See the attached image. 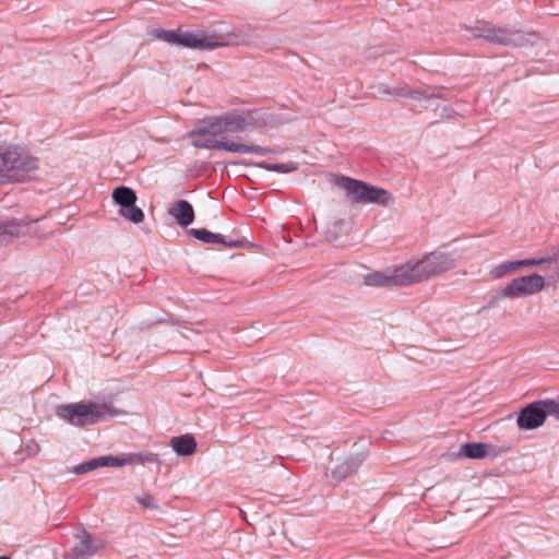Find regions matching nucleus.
<instances>
[{
	"label": "nucleus",
	"instance_id": "nucleus-1",
	"mask_svg": "<svg viewBox=\"0 0 559 559\" xmlns=\"http://www.w3.org/2000/svg\"><path fill=\"white\" fill-rule=\"evenodd\" d=\"M150 34L153 38L185 48L198 50H213L218 47L236 45H258L255 39L245 34L243 29L233 28L225 34L213 32H176L163 28H153Z\"/></svg>",
	"mask_w": 559,
	"mask_h": 559
},
{
	"label": "nucleus",
	"instance_id": "nucleus-2",
	"mask_svg": "<svg viewBox=\"0 0 559 559\" xmlns=\"http://www.w3.org/2000/svg\"><path fill=\"white\" fill-rule=\"evenodd\" d=\"M122 414H124L123 411L110 404L92 401L62 404L56 407V415L59 418L76 427L92 426Z\"/></svg>",
	"mask_w": 559,
	"mask_h": 559
},
{
	"label": "nucleus",
	"instance_id": "nucleus-3",
	"mask_svg": "<svg viewBox=\"0 0 559 559\" xmlns=\"http://www.w3.org/2000/svg\"><path fill=\"white\" fill-rule=\"evenodd\" d=\"M219 130L210 117L203 121L202 127L192 130L189 136L193 139L192 144L197 148L221 150L237 154L265 155L271 153L269 148L259 145L237 143L221 136Z\"/></svg>",
	"mask_w": 559,
	"mask_h": 559
},
{
	"label": "nucleus",
	"instance_id": "nucleus-4",
	"mask_svg": "<svg viewBox=\"0 0 559 559\" xmlns=\"http://www.w3.org/2000/svg\"><path fill=\"white\" fill-rule=\"evenodd\" d=\"M408 286L438 277L455 267L454 257L444 251H432L420 259L403 263Z\"/></svg>",
	"mask_w": 559,
	"mask_h": 559
},
{
	"label": "nucleus",
	"instance_id": "nucleus-5",
	"mask_svg": "<svg viewBox=\"0 0 559 559\" xmlns=\"http://www.w3.org/2000/svg\"><path fill=\"white\" fill-rule=\"evenodd\" d=\"M38 158L20 145H0V182L17 181L37 169Z\"/></svg>",
	"mask_w": 559,
	"mask_h": 559
},
{
	"label": "nucleus",
	"instance_id": "nucleus-6",
	"mask_svg": "<svg viewBox=\"0 0 559 559\" xmlns=\"http://www.w3.org/2000/svg\"><path fill=\"white\" fill-rule=\"evenodd\" d=\"M334 183L346 192L353 203H373L382 206L393 203L392 194L388 190L368 182L347 176H337Z\"/></svg>",
	"mask_w": 559,
	"mask_h": 559
},
{
	"label": "nucleus",
	"instance_id": "nucleus-7",
	"mask_svg": "<svg viewBox=\"0 0 559 559\" xmlns=\"http://www.w3.org/2000/svg\"><path fill=\"white\" fill-rule=\"evenodd\" d=\"M545 278L539 274H531L513 278L499 293L490 298L488 307H495L502 298H520L532 296L545 288Z\"/></svg>",
	"mask_w": 559,
	"mask_h": 559
},
{
	"label": "nucleus",
	"instance_id": "nucleus-8",
	"mask_svg": "<svg viewBox=\"0 0 559 559\" xmlns=\"http://www.w3.org/2000/svg\"><path fill=\"white\" fill-rule=\"evenodd\" d=\"M366 457V448L361 447L357 449V451L349 453L337 461L335 466L331 468L330 477L336 483L345 480L359 469Z\"/></svg>",
	"mask_w": 559,
	"mask_h": 559
},
{
	"label": "nucleus",
	"instance_id": "nucleus-9",
	"mask_svg": "<svg viewBox=\"0 0 559 559\" xmlns=\"http://www.w3.org/2000/svg\"><path fill=\"white\" fill-rule=\"evenodd\" d=\"M478 36L499 45L524 46L528 43L526 34L520 29L485 27Z\"/></svg>",
	"mask_w": 559,
	"mask_h": 559
},
{
	"label": "nucleus",
	"instance_id": "nucleus-10",
	"mask_svg": "<svg viewBox=\"0 0 559 559\" xmlns=\"http://www.w3.org/2000/svg\"><path fill=\"white\" fill-rule=\"evenodd\" d=\"M547 418L544 400L536 401L523 407L518 416L516 424L520 429L533 430L540 427Z\"/></svg>",
	"mask_w": 559,
	"mask_h": 559
},
{
	"label": "nucleus",
	"instance_id": "nucleus-11",
	"mask_svg": "<svg viewBox=\"0 0 559 559\" xmlns=\"http://www.w3.org/2000/svg\"><path fill=\"white\" fill-rule=\"evenodd\" d=\"M217 129H221V136L225 133H238L245 131L253 124V118L250 112L236 114L230 112L221 117H211Z\"/></svg>",
	"mask_w": 559,
	"mask_h": 559
},
{
	"label": "nucleus",
	"instance_id": "nucleus-12",
	"mask_svg": "<svg viewBox=\"0 0 559 559\" xmlns=\"http://www.w3.org/2000/svg\"><path fill=\"white\" fill-rule=\"evenodd\" d=\"M383 93L394 94L396 96L408 97L416 100H431V99H445L444 90L442 87H432L423 85L417 88H407V87H395L389 88L383 87Z\"/></svg>",
	"mask_w": 559,
	"mask_h": 559
},
{
	"label": "nucleus",
	"instance_id": "nucleus-13",
	"mask_svg": "<svg viewBox=\"0 0 559 559\" xmlns=\"http://www.w3.org/2000/svg\"><path fill=\"white\" fill-rule=\"evenodd\" d=\"M403 263L385 272H374L366 276L369 286H408Z\"/></svg>",
	"mask_w": 559,
	"mask_h": 559
},
{
	"label": "nucleus",
	"instance_id": "nucleus-14",
	"mask_svg": "<svg viewBox=\"0 0 559 559\" xmlns=\"http://www.w3.org/2000/svg\"><path fill=\"white\" fill-rule=\"evenodd\" d=\"M189 235L203 243L224 245L228 248H242L247 243L245 238L234 239L222 234L212 233L205 228H192L189 230Z\"/></svg>",
	"mask_w": 559,
	"mask_h": 559
},
{
	"label": "nucleus",
	"instance_id": "nucleus-15",
	"mask_svg": "<svg viewBox=\"0 0 559 559\" xmlns=\"http://www.w3.org/2000/svg\"><path fill=\"white\" fill-rule=\"evenodd\" d=\"M80 540L73 546L69 559H88L104 547L103 543L94 540L92 535L85 530L79 536Z\"/></svg>",
	"mask_w": 559,
	"mask_h": 559
},
{
	"label": "nucleus",
	"instance_id": "nucleus-16",
	"mask_svg": "<svg viewBox=\"0 0 559 559\" xmlns=\"http://www.w3.org/2000/svg\"><path fill=\"white\" fill-rule=\"evenodd\" d=\"M168 214L173 216L181 227L191 225L194 221L193 206L186 200H179L171 204Z\"/></svg>",
	"mask_w": 559,
	"mask_h": 559
},
{
	"label": "nucleus",
	"instance_id": "nucleus-17",
	"mask_svg": "<svg viewBox=\"0 0 559 559\" xmlns=\"http://www.w3.org/2000/svg\"><path fill=\"white\" fill-rule=\"evenodd\" d=\"M99 467H117V456L104 455L94 457L92 460L75 465L73 467V473L76 475H82L90 473L94 469H97Z\"/></svg>",
	"mask_w": 559,
	"mask_h": 559
},
{
	"label": "nucleus",
	"instance_id": "nucleus-18",
	"mask_svg": "<svg viewBox=\"0 0 559 559\" xmlns=\"http://www.w3.org/2000/svg\"><path fill=\"white\" fill-rule=\"evenodd\" d=\"M170 444L174 451L181 456L192 455L197 450V441L191 435L174 437Z\"/></svg>",
	"mask_w": 559,
	"mask_h": 559
},
{
	"label": "nucleus",
	"instance_id": "nucleus-19",
	"mask_svg": "<svg viewBox=\"0 0 559 559\" xmlns=\"http://www.w3.org/2000/svg\"><path fill=\"white\" fill-rule=\"evenodd\" d=\"M491 445L481 442H467L461 445L459 456L467 459H484L490 455Z\"/></svg>",
	"mask_w": 559,
	"mask_h": 559
},
{
	"label": "nucleus",
	"instance_id": "nucleus-20",
	"mask_svg": "<svg viewBox=\"0 0 559 559\" xmlns=\"http://www.w3.org/2000/svg\"><path fill=\"white\" fill-rule=\"evenodd\" d=\"M158 456L154 453H130L122 456H117V467H122L133 464L157 463Z\"/></svg>",
	"mask_w": 559,
	"mask_h": 559
},
{
	"label": "nucleus",
	"instance_id": "nucleus-21",
	"mask_svg": "<svg viewBox=\"0 0 559 559\" xmlns=\"http://www.w3.org/2000/svg\"><path fill=\"white\" fill-rule=\"evenodd\" d=\"M22 223L17 219L0 221V243H7L17 237L22 230Z\"/></svg>",
	"mask_w": 559,
	"mask_h": 559
},
{
	"label": "nucleus",
	"instance_id": "nucleus-22",
	"mask_svg": "<svg viewBox=\"0 0 559 559\" xmlns=\"http://www.w3.org/2000/svg\"><path fill=\"white\" fill-rule=\"evenodd\" d=\"M112 200L120 209L130 207L136 202V194L133 189L120 186L112 191Z\"/></svg>",
	"mask_w": 559,
	"mask_h": 559
},
{
	"label": "nucleus",
	"instance_id": "nucleus-23",
	"mask_svg": "<svg viewBox=\"0 0 559 559\" xmlns=\"http://www.w3.org/2000/svg\"><path fill=\"white\" fill-rule=\"evenodd\" d=\"M258 166L267 171H275L282 174H288L295 171L297 169V165L293 162L289 163H278V164H270L266 162H261Z\"/></svg>",
	"mask_w": 559,
	"mask_h": 559
},
{
	"label": "nucleus",
	"instance_id": "nucleus-24",
	"mask_svg": "<svg viewBox=\"0 0 559 559\" xmlns=\"http://www.w3.org/2000/svg\"><path fill=\"white\" fill-rule=\"evenodd\" d=\"M119 214L133 224H139L144 219L143 211L135 203L130 205V207L120 209Z\"/></svg>",
	"mask_w": 559,
	"mask_h": 559
},
{
	"label": "nucleus",
	"instance_id": "nucleus-25",
	"mask_svg": "<svg viewBox=\"0 0 559 559\" xmlns=\"http://www.w3.org/2000/svg\"><path fill=\"white\" fill-rule=\"evenodd\" d=\"M514 273L512 261H506L497 264L490 271V275L492 278H502L508 274Z\"/></svg>",
	"mask_w": 559,
	"mask_h": 559
},
{
	"label": "nucleus",
	"instance_id": "nucleus-26",
	"mask_svg": "<svg viewBox=\"0 0 559 559\" xmlns=\"http://www.w3.org/2000/svg\"><path fill=\"white\" fill-rule=\"evenodd\" d=\"M544 405L547 416H554L559 420V402L555 400H544Z\"/></svg>",
	"mask_w": 559,
	"mask_h": 559
},
{
	"label": "nucleus",
	"instance_id": "nucleus-27",
	"mask_svg": "<svg viewBox=\"0 0 559 559\" xmlns=\"http://www.w3.org/2000/svg\"><path fill=\"white\" fill-rule=\"evenodd\" d=\"M136 501L146 509H158V504L155 502V498L152 495L136 497Z\"/></svg>",
	"mask_w": 559,
	"mask_h": 559
},
{
	"label": "nucleus",
	"instance_id": "nucleus-28",
	"mask_svg": "<svg viewBox=\"0 0 559 559\" xmlns=\"http://www.w3.org/2000/svg\"><path fill=\"white\" fill-rule=\"evenodd\" d=\"M526 264H527V267L528 266H539V265H544L545 261H544V258H531V259H526Z\"/></svg>",
	"mask_w": 559,
	"mask_h": 559
},
{
	"label": "nucleus",
	"instance_id": "nucleus-29",
	"mask_svg": "<svg viewBox=\"0 0 559 559\" xmlns=\"http://www.w3.org/2000/svg\"><path fill=\"white\" fill-rule=\"evenodd\" d=\"M545 264L557 262L559 260V249L547 257H543Z\"/></svg>",
	"mask_w": 559,
	"mask_h": 559
},
{
	"label": "nucleus",
	"instance_id": "nucleus-30",
	"mask_svg": "<svg viewBox=\"0 0 559 559\" xmlns=\"http://www.w3.org/2000/svg\"><path fill=\"white\" fill-rule=\"evenodd\" d=\"M512 264H513V270L514 272L520 270V269H524V267H527V264H526V259L524 260H516V261H512Z\"/></svg>",
	"mask_w": 559,
	"mask_h": 559
},
{
	"label": "nucleus",
	"instance_id": "nucleus-31",
	"mask_svg": "<svg viewBox=\"0 0 559 559\" xmlns=\"http://www.w3.org/2000/svg\"><path fill=\"white\" fill-rule=\"evenodd\" d=\"M192 330L188 329V328H183L182 331H179V333L183 336V337H189V333H191Z\"/></svg>",
	"mask_w": 559,
	"mask_h": 559
},
{
	"label": "nucleus",
	"instance_id": "nucleus-32",
	"mask_svg": "<svg viewBox=\"0 0 559 559\" xmlns=\"http://www.w3.org/2000/svg\"><path fill=\"white\" fill-rule=\"evenodd\" d=\"M0 559H10V558H8V557H0Z\"/></svg>",
	"mask_w": 559,
	"mask_h": 559
}]
</instances>
